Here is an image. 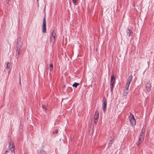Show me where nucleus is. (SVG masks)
I'll list each match as a JSON object with an SVG mask.
<instances>
[{
    "label": "nucleus",
    "instance_id": "obj_26",
    "mask_svg": "<svg viewBox=\"0 0 154 154\" xmlns=\"http://www.w3.org/2000/svg\"><path fill=\"white\" fill-rule=\"evenodd\" d=\"M72 2L74 4L76 2V0H72Z\"/></svg>",
    "mask_w": 154,
    "mask_h": 154
},
{
    "label": "nucleus",
    "instance_id": "obj_10",
    "mask_svg": "<svg viewBox=\"0 0 154 154\" xmlns=\"http://www.w3.org/2000/svg\"><path fill=\"white\" fill-rule=\"evenodd\" d=\"M20 50V49H18V48H17V51H16V56L17 57V59L18 57H19L18 55L20 54L19 51Z\"/></svg>",
    "mask_w": 154,
    "mask_h": 154
},
{
    "label": "nucleus",
    "instance_id": "obj_16",
    "mask_svg": "<svg viewBox=\"0 0 154 154\" xmlns=\"http://www.w3.org/2000/svg\"><path fill=\"white\" fill-rule=\"evenodd\" d=\"M143 140H138V142L137 143V146H139L143 142Z\"/></svg>",
    "mask_w": 154,
    "mask_h": 154
},
{
    "label": "nucleus",
    "instance_id": "obj_25",
    "mask_svg": "<svg viewBox=\"0 0 154 154\" xmlns=\"http://www.w3.org/2000/svg\"><path fill=\"white\" fill-rule=\"evenodd\" d=\"M112 144V143L111 142H109L108 144L109 146H110Z\"/></svg>",
    "mask_w": 154,
    "mask_h": 154
},
{
    "label": "nucleus",
    "instance_id": "obj_23",
    "mask_svg": "<svg viewBox=\"0 0 154 154\" xmlns=\"http://www.w3.org/2000/svg\"><path fill=\"white\" fill-rule=\"evenodd\" d=\"M129 87L126 86V88L124 90L125 91H128V88H129Z\"/></svg>",
    "mask_w": 154,
    "mask_h": 154
},
{
    "label": "nucleus",
    "instance_id": "obj_18",
    "mask_svg": "<svg viewBox=\"0 0 154 154\" xmlns=\"http://www.w3.org/2000/svg\"><path fill=\"white\" fill-rule=\"evenodd\" d=\"M20 47H21V44H20H20L18 42L17 44V49L18 48V49H20Z\"/></svg>",
    "mask_w": 154,
    "mask_h": 154
},
{
    "label": "nucleus",
    "instance_id": "obj_12",
    "mask_svg": "<svg viewBox=\"0 0 154 154\" xmlns=\"http://www.w3.org/2000/svg\"><path fill=\"white\" fill-rule=\"evenodd\" d=\"M132 79H133V76L132 75H131L128 77V79L127 81L131 82L132 81Z\"/></svg>",
    "mask_w": 154,
    "mask_h": 154
},
{
    "label": "nucleus",
    "instance_id": "obj_9",
    "mask_svg": "<svg viewBox=\"0 0 154 154\" xmlns=\"http://www.w3.org/2000/svg\"><path fill=\"white\" fill-rule=\"evenodd\" d=\"M151 85H150L149 84L148 85H146V88L147 90L149 91L151 90Z\"/></svg>",
    "mask_w": 154,
    "mask_h": 154
},
{
    "label": "nucleus",
    "instance_id": "obj_17",
    "mask_svg": "<svg viewBox=\"0 0 154 154\" xmlns=\"http://www.w3.org/2000/svg\"><path fill=\"white\" fill-rule=\"evenodd\" d=\"M128 91H124V92L123 93V95L125 96H126L128 94Z\"/></svg>",
    "mask_w": 154,
    "mask_h": 154
},
{
    "label": "nucleus",
    "instance_id": "obj_24",
    "mask_svg": "<svg viewBox=\"0 0 154 154\" xmlns=\"http://www.w3.org/2000/svg\"><path fill=\"white\" fill-rule=\"evenodd\" d=\"M42 107L43 109H45V110H47L46 108L44 105H43L42 106Z\"/></svg>",
    "mask_w": 154,
    "mask_h": 154
},
{
    "label": "nucleus",
    "instance_id": "obj_19",
    "mask_svg": "<svg viewBox=\"0 0 154 154\" xmlns=\"http://www.w3.org/2000/svg\"><path fill=\"white\" fill-rule=\"evenodd\" d=\"M53 64L52 63H50V68H49V69H50V71H51V70L52 69H53Z\"/></svg>",
    "mask_w": 154,
    "mask_h": 154
},
{
    "label": "nucleus",
    "instance_id": "obj_14",
    "mask_svg": "<svg viewBox=\"0 0 154 154\" xmlns=\"http://www.w3.org/2000/svg\"><path fill=\"white\" fill-rule=\"evenodd\" d=\"M114 138V137L113 135H111L110 137V139H109V140L110 142H112Z\"/></svg>",
    "mask_w": 154,
    "mask_h": 154
},
{
    "label": "nucleus",
    "instance_id": "obj_28",
    "mask_svg": "<svg viewBox=\"0 0 154 154\" xmlns=\"http://www.w3.org/2000/svg\"><path fill=\"white\" fill-rule=\"evenodd\" d=\"M8 152L9 151L8 150H6L4 154H7V153H8Z\"/></svg>",
    "mask_w": 154,
    "mask_h": 154
},
{
    "label": "nucleus",
    "instance_id": "obj_22",
    "mask_svg": "<svg viewBox=\"0 0 154 154\" xmlns=\"http://www.w3.org/2000/svg\"><path fill=\"white\" fill-rule=\"evenodd\" d=\"M130 83H131V82H129L127 81V82H126V86H128V87H129L130 85Z\"/></svg>",
    "mask_w": 154,
    "mask_h": 154
},
{
    "label": "nucleus",
    "instance_id": "obj_5",
    "mask_svg": "<svg viewBox=\"0 0 154 154\" xmlns=\"http://www.w3.org/2000/svg\"><path fill=\"white\" fill-rule=\"evenodd\" d=\"M42 31L43 33H45L46 32V19L45 17L43 19Z\"/></svg>",
    "mask_w": 154,
    "mask_h": 154
},
{
    "label": "nucleus",
    "instance_id": "obj_1",
    "mask_svg": "<svg viewBox=\"0 0 154 154\" xmlns=\"http://www.w3.org/2000/svg\"><path fill=\"white\" fill-rule=\"evenodd\" d=\"M129 119L131 126L134 127L136 125V121L134 117L131 113L130 114Z\"/></svg>",
    "mask_w": 154,
    "mask_h": 154
},
{
    "label": "nucleus",
    "instance_id": "obj_33",
    "mask_svg": "<svg viewBox=\"0 0 154 154\" xmlns=\"http://www.w3.org/2000/svg\"><path fill=\"white\" fill-rule=\"evenodd\" d=\"M37 1H38L39 0H37Z\"/></svg>",
    "mask_w": 154,
    "mask_h": 154
},
{
    "label": "nucleus",
    "instance_id": "obj_15",
    "mask_svg": "<svg viewBox=\"0 0 154 154\" xmlns=\"http://www.w3.org/2000/svg\"><path fill=\"white\" fill-rule=\"evenodd\" d=\"M79 85V83L75 82L73 84L72 86H73L76 88Z\"/></svg>",
    "mask_w": 154,
    "mask_h": 154
},
{
    "label": "nucleus",
    "instance_id": "obj_13",
    "mask_svg": "<svg viewBox=\"0 0 154 154\" xmlns=\"http://www.w3.org/2000/svg\"><path fill=\"white\" fill-rule=\"evenodd\" d=\"M145 131V129L144 128H143L140 133V134L144 135Z\"/></svg>",
    "mask_w": 154,
    "mask_h": 154
},
{
    "label": "nucleus",
    "instance_id": "obj_21",
    "mask_svg": "<svg viewBox=\"0 0 154 154\" xmlns=\"http://www.w3.org/2000/svg\"><path fill=\"white\" fill-rule=\"evenodd\" d=\"M39 154H46L45 152L43 150H41L39 153Z\"/></svg>",
    "mask_w": 154,
    "mask_h": 154
},
{
    "label": "nucleus",
    "instance_id": "obj_2",
    "mask_svg": "<svg viewBox=\"0 0 154 154\" xmlns=\"http://www.w3.org/2000/svg\"><path fill=\"white\" fill-rule=\"evenodd\" d=\"M116 81V78L113 75H112L111 78V81L110 83V87L111 88V91H112L114 85Z\"/></svg>",
    "mask_w": 154,
    "mask_h": 154
},
{
    "label": "nucleus",
    "instance_id": "obj_4",
    "mask_svg": "<svg viewBox=\"0 0 154 154\" xmlns=\"http://www.w3.org/2000/svg\"><path fill=\"white\" fill-rule=\"evenodd\" d=\"M56 33L54 30L52 32V34L50 37V42L52 43V45L54 44L55 40Z\"/></svg>",
    "mask_w": 154,
    "mask_h": 154
},
{
    "label": "nucleus",
    "instance_id": "obj_3",
    "mask_svg": "<svg viewBox=\"0 0 154 154\" xmlns=\"http://www.w3.org/2000/svg\"><path fill=\"white\" fill-rule=\"evenodd\" d=\"M9 150H10L11 152L15 153V146L13 143V142L11 140L9 143Z\"/></svg>",
    "mask_w": 154,
    "mask_h": 154
},
{
    "label": "nucleus",
    "instance_id": "obj_30",
    "mask_svg": "<svg viewBox=\"0 0 154 154\" xmlns=\"http://www.w3.org/2000/svg\"><path fill=\"white\" fill-rule=\"evenodd\" d=\"M20 83L21 84V83H20Z\"/></svg>",
    "mask_w": 154,
    "mask_h": 154
},
{
    "label": "nucleus",
    "instance_id": "obj_7",
    "mask_svg": "<svg viewBox=\"0 0 154 154\" xmlns=\"http://www.w3.org/2000/svg\"><path fill=\"white\" fill-rule=\"evenodd\" d=\"M99 111L96 110L95 112L94 116V119L97 120L99 118Z\"/></svg>",
    "mask_w": 154,
    "mask_h": 154
},
{
    "label": "nucleus",
    "instance_id": "obj_11",
    "mask_svg": "<svg viewBox=\"0 0 154 154\" xmlns=\"http://www.w3.org/2000/svg\"><path fill=\"white\" fill-rule=\"evenodd\" d=\"M144 135L140 134L139 140H143Z\"/></svg>",
    "mask_w": 154,
    "mask_h": 154
},
{
    "label": "nucleus",
    "instance_id": "obj_6",
    "mask_svg": "<svg viewBox=\"0 0 154 154\" xmlns=\"http://www.w3.org/2000/svg\"><path fill=\"white\" fill-rule=\"evenodd\" d=\"M102 102L103 103V109L104 112H105L107 105V100L105 97H104L103 98L102 100Z\"/></svg>",
    "mask_w": 154,
    "mask_h": 154
},
{
    "label": "nucleus",
    "instance_id": "obj_32",
    "mask_svg": "<svg viewBox=\"0 0 154 154\" xmlns=\"http://www.w3.org/2000/svg\"><path fill=\"white\" fill-rule=\"evenodd\" d=\"M8 3H9V2H7V4H8Z\"/></svg>",
    "mask_w": 154,
    "mask_h": 154
},
{
    "label": "nucleus",
    "instance_id": "obj_8",
    "mask_svg": "<svg viewBox=\"0 0 154 154\" xmlns=\"http://www.w3.org/2000/svg\"><path fill=\"white\" fill-rule=\"evenodd\" d=\"M126 31L127 34L129 35V37H130L131 35V34L132 33V30L130 29H127Z\"/></svg>",
    "mask_w": 154,
    "mask_h": 154
},
{
    "label": "nucleus",
    "instance_id": "obj_31",
    "mask_svg": "<svg viewBox=\"0 0 154 154\" xmlns=\"http://www.w3.org/2000/svg\"><path fill=\"white\" fill-rule=\"evenodd\" d=\"M72 139H73V137L72 138Z\"/></svg>",
    "mask_w": 154,
    "mask_h": 154
},
{
    "label": "nucleus",
    "instance_id": "obj_27",
    "mask_svg": "<svg viewBox=\"0 0 154 154\" xmlns=\"http://www.w3.org/2000/svg\"><path fill=\"white\" fill-rule=\"evenodd\" d=\"M57 130H56V131H54L52 132V133H57Z\"/></svg>",
    "mask_w": 154,
    "mask_h": 154
},
{
    "label": "nucleus",
    "instance_id": "obj_29",
    "mask_svg": "<svg viewBox=\"0 0 154 154\" xmlns=\"http://www.w3.org/2000/svg\"><path fill=\"white\" fill-rule=\"evenodd\" d=\"M94 122L95 123H97V120L96 121V120H95Z\"/></svg>",
    "mask_w": 154,
    "mask_h": 154
},
{
    "label": "nucleus",
    "instance_id": "obj_20",
    "mask_svg": "<svg viewBox=\"0 0 154 154\" xmlns=\"http://www.w3.org/2000/svg\"><path fill=\"white\" fill-rule=\"evenodd\" d=\"M10 63L8 62L7 63V66H6V67H7V69H9L10 68Z\"/></svg>",
    "mask_w": 154,
    "mask_h": 154
}]
</instances>
